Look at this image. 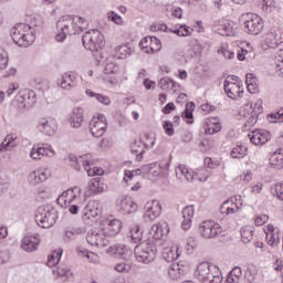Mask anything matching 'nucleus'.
I'll return each instance as SVG.
<instances>
[{
  "label": "nucleus",
  "instance_id": "473e14b6",
  "mask_svg": "<svg viewBox=\"0 0 283 283\" xmlns=\"http://www.w3.org/2000/svg\"><path fill=\"white\" fill-rule=\"evenodd\" d=\"M106 253H112L113 255H119V258H129L132 255V249L123 243H117L109 247L106 250Z\"/></svg>",
  "mask_w": 283,
  "mask_h": 283
},
{
  "label": "nucleus",
  "instance_id": "7ed1b4c3",
  "mask_svg": "<svg viewBox=\"0 0 283 283\" xmlns=\"http://www.w3.org/2000/svg\"><path fill=\"white\" fill-rule=\"evenodd\" d=\"M62 209H69L72 216L81 211V188L74 187L63 191L56 199Z\"/></svg>",
  "mask_w": 283,
  "mask_h": 283
},
{
  "label": "nucleus",
  "instance_id": "0eeeda50",
  "mask_svg": "<svg viewBox=\"0 0 283 283\" xmlns=\"http://www.w3.org/2000/svg\"><path fill=\"white\" fill-rule=\"evenodd\" d=\"M243 19V30L248 34H253L258 36L264 30V20L255 13H245L242 15Z\"/></svg>",
  "mask_w": 283,
  "mask_h": 283
},
{
  "label": "nucleus",
  "instance_id": "6e6552de",
  "mask_svg": "<svg viewBox=\"0 0 283 283\" xmlns=\"http://www.w3.org/2000/svg\"><path fill=\"white\" fill-rule=\"evenodd\" d=\"M223 87L227 96L232 98V101L242 98V94H244V86L235 75L228 76L223 83Z\"/></svg>",
  "mask_w": 283,
  "mask_h": 283
},
{
  "label": "nucleus",
  "instance_id": "052dcab7",
  "mask_svg": "<svg viewBox=\"0 0 283 283\" xmlns=\"http://www.w3.org/2000/svg\"><path fill=\"white\" fill-rule=\"evenodd\" d=\"M106 19L107 21H112L113 23H115V25H125V20L123 19V17H120V14L115 11H108L106 13Z\"/></svg>",
  "mask_w": 283,
  "mask_h": 283
},
{
  "label": "nucleus",
  "instance_id": "774afa93",
  "mask_svg": "<svg viewBox=\"0 0 283 283\" xmlns=\"http://www.w3.org/2000/svg\"><path fill=\"white\" fill-rule=\"evenodd\" d=\"M270 123H283V108L279 109L276 113H272L269 116Z\"/></svg>",
  "mask_w": 283,
  "mask_h": 283
},
{
  "label": "nucleus",
  "instance_id": "72a5a7b5",
  "mask_svg": "<svg viewBox=\"0 0 283 283\" xmlns=\"http://www.w3.org/2000/svg\"><path fill=\"white\" fill-rule=\"evenodd\" d=\"M263 41L268 45V48L273 49L277 48V45L283 42V39L280 34H277V31H270L264 34Z\"/></svg>",
  "mask_w": 283,
  "mask_h": 283
},
{
  "label": "nucleus",
  "instance_id": "680f3d73",
  "mask_svg": "<svg viewBox=\"0 0 283 283\" xmlns=\"http://www.w3.org/2000/svg\"><path fill=\"white\" fill-rule=\"evenodd\" d=\"M78 165H83L84 169L85 167H92L94 165V157L91 153H86L78 156Z\"/></svg>",
  "mask_w": 283,
  "mask_h": 283
},
{
  "label": "nucleus",
  "instance_id": "3c124183",
  "mask_svg": "<svg viewBox=\"0 0 283 283\" xmlns=\"http://www.w3.org/2000/svg\"><path fill=\"white\" fill-rule=\"evenodd\" d=\"M63 256V250L56 249L54 250L48 258L46 265L52 269V266H56L59 262H61V258Z\"/></svg>",
  "mask_w": 283,
  "mask_h": 283
},
{
  "label": "nucleus",
  "instance_id": "5fc2aeb1",
  "mask_svg": "<svg viewBox=\"0 0 283 283\" xmlns=\"http://www.w3.org/2000/svg\"><path fill=\"white\" fill-rule=\"evenodd\" d=\"M159 87L160 90H164L165 92L174 91L176 92L177 84L174 82V80L169 77H164L159 81Z\"/></svg>",
  "mask_w": 283,
  "mask_h": 283
},
{
  "label": "nucleus",
  "instance_id": "9d476101",
  "mask_svg": "<svg viewBox=\"0 0 283 283\" xmlns=\"http://www.w3.org/2000/svg\"><path fill=\"white\" fill-rule=\"evenodd\" d=\"M143 171L148 174L149 178L154 180L167 178L169 176V161L161 160L159 163L149 164L143 167Z\"/></svg>",
  "mask_w": 283,
  "mask_h": 283
},
{
  "label": "nucleus",
  "instance_id": "338daca9",
  "mask_svg": "<svg viewBox=\"0 0 283 283\" xmlns=\"http://www.w3.org/2000/svg\"><path fill=\"white\" fill-rule=\"evenodd\" d=\"M143 145L145 149H151L154 145H156V134L154 133L146 134Z\"/></svg>",
  "mask_w": 283,
  "mask_h": 283
},
{
  "label": "nucleus",
  "instance_id": "a878e982",
  "mask_svg": "<svg viewBox=\"0 0 283 283\" xmlns=\"http://www.w3.org/2000/svg\"><path fill=\"white\" fill-rule=\"evenodd\" d=\"M263 231L266 235L265 238L269 247H277L280 244V235L282 233L280 228L274 227L273 224H268Z\"/></svg>",
  "mask_w": 283,
  "mask_h": 283
},
{
  "label": "nucleus",
  "instance_id": "a19ab883",
  "mask_svg": "<svg viewBox=\"0 0 283 283\" xmlns=\"http://www.w3.org/2000/svg\"><path fill=\"white\" fill-rule=\"evenodd\" d=\"M185 275V265L180 263H172L168 268V276L170 280H178Z\"/></svg>",
  "mask_w": 283,
  "mask_h": 283
},
{
  "label": "nucleus",
  "instance_id": "37998d69",
  "mask_svg": "<svg viewBox=\"0 0 283 283\" xmlns=\"http://www.w3.org/2000/svg\"><path fill=\"white\" fill-rule=\"evenodd\" d=\"M142 174H146L145 170H143V167L134 170H125L124 178H123L124 187H130L132 180H134L136 176H142Z\"/></svg>",
  "mask_w": 283,
  "mask_h": 283
},
{
  "label": "nucleus",
  "instance_id": "bf43d9fd",
  "mask_svg": "<svg viewBox=\"0 0 283 283\" xmlns=\"http://www.w3.org/2000/svg\"><path fill=\"white\" fill-rule=\"evenodd\" d=\"M240 277H242V268L235 266L228 276V283H240Z\"/></svg>",
  "mask_w": 283,
  "mask_h": 283
},
{
  "label": "nucleus",
  "instance_id": "ddd939ff",
  "mask_svg": "<svg viewBox=\"0 0 283 283\" xmlns=\"http://www.w3.org/2000/svg\"><path fill=\"white\" fill-rule=\"evenodd\" d=\"M54 156H56V150L50 144H35L29 153L32 160H42L43 157L54 158Z\"/></svg>",
  "mask_w": 283,
  "mask_h": 283
},
{
  "label": "nucleus",
  "instance_id": "f704fd0d",
  "mask_svg": "<svg viewBox=\"0 0 283 283\" xmlns=\"http://www.w3.org/2000/svg\"><path fill=\"white\" fill-rule=\"evenodd\" d=\"M85 94L88 96V98H95L97 103L104 105L105 107H109V105H112V98L105 94L95 93L90 88L85 91Z\"/></svg>",
  "mask_w": 283,
  "mask_h": 283
},
{
  "label": "nucleus",
  "instance_id": "e2e57ef3",
  "mask_svg": "<svg viewBox=\"0 0 283 283\" xmlns=\"http://www.w3.org/2000/svg\"><path fill=\"white\" fill-rule=\"evenodd\" d=\"M113 271L117 273H129V271H132V264L126 261H120L113 266Z\"/></svg>",
  "mask_w": 283,
  "mask_h": 283
},
{
  "label": "nucleus",
  "instance_id": "8fccbe9b",
  "mask_svg": "<svg viewBox=\"0 0 283 283\" xmlns=\"http://www.w3.org/2000/svg\"><path fill=\"white\" fill-rule=\"evenodd\" d=\"M130 151L136 156V160H143V154H145V145L143 142H134L130 145Z\"/></svg>",
  "mask_w": 283,
  "mask_h": 283
},
{
  "label": "nucleus",
  "instance_id": "5701e85b",
  "mask_svg": "<svg viewBox=\"0 0 283 283\" xmlns=\"http://www.w3.org/2000/svg\"><path fill=\"white\" fill-rule=\"evenodd\" d=\"M39 244H41V237L36 233H28L21 240V249L27 253L36 251Z\"/></svg>",
  "mask_w": 283,
  "mask_h": 283
},
{
  "label": "nucleus",
  "instance_id": "b1692460",
  "mask_svg": "<svg viewBox=\"0 0 283 283\" xmlns=\"http://www.w3.org/2000/svg\"><path fill=\"white\" fill-rule=\"evenodd\" d=\"M248 138L255 145V147H260L262 145H266L269 140H271V133L264 129H255L249 133Z\"/></svg>",
  "mask_w": 283,
  "mask_h": 283
},
{
  "label": "nucleus",
  "instance_id": "f03ea898",
  "mask_svg": "<svg viewBox=\"0 0 283 283\" xmlns=\"http://www.w3.org/2000/svg\"><path fill=\"white\" fill-rule=\"evenodd\" d=\"M10 36L19 48H30L36 39V29L30 24L19 23L11 28Z\"/></svg>",
  "mask_w": 283,
  "mask_h": 283
},
{
  "label": "nucleus",
  "instance_id": "39448f33",
  "mask_svg": "<svg viewBox=\"0 0 283 283\" xmlns=\"http://www.w3.org/2000/svg\"><path fill=\"white\" fill-rule=\"evenodd\" d=\"M134 253L137 262H142V264H151V262L156 260L158 251L156 250V245L146 241L138 244L135 248Z\"/></svg>",
  "mask_w": 283,
  "mask_h": 283
},
{
  "label": "nucleus",
  "instance_id": "a18cd8bd",
  "mask_svg": "<svg viewBox=\"0 0 283 283\" xmlns=\"http://www.w3.org/2000/svg\"><path fill=\"white\" fill-rule=\"evenodd\" d=\"M274 70L275 73L283 78V49H280L275 53V59H274Z\"/></svg>",
  "mask_w": 283,
  "mask_h": 283
},
{
  "label": "nucleus",
  "instance_id": "f257e3e1",
  "mask_svg": "<svg viewBox=\"0 0 283 283\" xmlns=\"http://www.w3.org/2000/svg\"><path fill=\"white\" fill-rule=\"evenodd\" d=\"M87 30V20L78 15H62L56 22L55 41L63 43L72 34Z\"/></svg>",
  "mask_w": 283,
  "mask_h": 283
},
{
  "label": "nucleus",
  "instance_id": "4c0bfd02",
  "mask_svg": "<svg viewBox=\"0 0 283 283\" xmlns=\"http://www.w3.org/2000/svg\"><path fill=\"white\" fill-rule=\"evenodd\" d=\"M101 213H103V210L101 209V206L98 205V202L91 201L86 206V211H85L84 216L88 220H94V218H98V216H101Z\"/></svg>",
  "mask_w": 283,
  "mask_h": 283
},
{
  "label": "nucleus",
  "instance_id": "f8f14e48",
  "mask_svg": "<svg viewBox=\"0 0 283 283\" xmlns=\"http://www.w3.org/2000/svg\"><path fill=\"white\" fill-rule=\"evenodd\" d=\"M86 242L91 247H96L97 249H105V247H109V239L101 227L94 228L87 233Z\"/></svg>",
  "mask_w": 283,
  "mask_h": 283
},
{
  "label": "nucleus",
  "instance_id": "49530a36",
  "mask_svg": "<svg viewBox=\"0 0 283 283\" xmlns=\"http://www.w3.org/2000/svg\"><path fill=\"white\" fill-rule=\"evenodd\" d=\"M53 274L59 280H62L63 282H67V280H71L72 277V271L65 266H59L55 270H53Z\"/></svg>",
  "mask_w": 283,
  "mask_h": 283
},
{
  "label": "nucleus",
  "instance_id": "2eb2a0df",
  "mask_svg": "<svg viewBox=\"0 0 283 283\" xmlns=\"http://www.w3.org/2000/svg\"><path fill=\"white\" fill-rule=\"evenodd\" d=\"M56 85L64 92H72L78 87V76L72 71L65 72L56 80Z\"/></svg>",
  "mask_w": 283,
  "mask_h": 283
},
{
  "label": "nucleus",
  "instance_id": "f3484780",
  "mask_svg": "<svg viewBox=\"0 0 283 283\" xmlns=\"http://www.w3.org/2000/svg\"><path fill=\"white\" fill-rule=\"evenodd\" d=\"M99 228L103 230L106 238H114L120 233L123 229V221L119 219H106L101 224Z\"/></svg>",
  "mask_w": 283,
  "mask_h": 283
},
{
  "label": "nucleus",
  "instance_id": "13d9d810",
  "mask_svg": "<svg viewBox=\"0 0 283 283\" xmlns=\"http://www.w3.org/2000/svg\"><path fill=\"white\" fill-rule=\"evenodd\" d=\"M118 72H120V65L116 64L114 60H107L104 67V74H118Z\"/></svg>",
  "mask_w": 283,
  "mask_h": 283
},
{
  "label": "nucleus",
  "instance_id": "bb28decb",
  "mask_svg": "<svg viewBox=\"0 0 283 283\" xmlns=\"http://www.w3.org/2000/svg\"><path fill=\"white\" fill-rule=\"evenodd\" d=\"M169 234V223L166 221H160L151 226L149 230V235L153 240H163L165 235Z\"/></svg>",
  "mask_w": 283,
  "mask_h": 283
},
{
  "label": "nucleus",
  "instance_id": "dca6fc26",
  "mask_svg": "<svg viewBox=\"0 0 283 283\" xmlns=\"http://www.w3.org/2000/svg\"><path fill=\"white\" fill-rule=\"evenodd\" d=\"M139 48L144 54H156L163 50V42L156 36H145L139 42Z\"/></svg>",
  "mask_w": 283,
  "mask_h": 283
},
{
  "label": "nucleus",
  "instance_id": "864d4df0",
  "mask_svg": "<svg viewBox=\"0 0 283 283\" xmlns=\"http://www.w3.org/2000/svg\"><path fill=\"white\" fill-rule=\"evenodd\" d=\"M217 53L223 56V59H235V52L231 51V49H229V44L227 43H222L217 50Z\"/></svg>",
  "mask_w": 283,
  "mask_h": 283
},
{
  "label": "nucleus",
  "instance_id": "9b49d317",
  "mask_svg": "<svg viewBox=\"0 0 283 283\" xmlns=\"http://www.w3.org/2000/svg\"><path fill=\"white\" fill-rule=\"evenodd\" d=\"M90 132L94 138L105 136V132H107V117L105 114L96 113L93 115L90 122Z\"/></svg>",
  "mask_w": 283,
  "mask_h": 283
},
{
  "label": "nucleus",
  "instance_id": "4468645a",
  "mask_svg": "<svg viewBox=\"0 0 283 283\" xmlns=\"http://www.w3.org/2000/svg\"><path fill=\"white\" fill-rule=\"evenodd\" d=\"M36 129L44 136H54L59 132V122L54 117H41L38 120Z\"/></svg>",
  "mask_w": 283,
  "mask_h": 283
},
{
  "label": "nucleus",
  "instance_id": "393cba45",
  "mask_svg": "<svg viewBox=\"0 0 283 283\" xmlns=\"http://www.w3.org/2000/svg\"><path fill=\"white\" fill-rule=\"evenodd\" d=\"M69 123L73 129H81L85 123V109L81 106L74 107L69 116Z\"/></svg>",
  "mask_w": 283,
  "mask_h": 283
},
{
  "label": "nucleus",
  "instance_id": "1a4fd4ad",
  "mask_svg": "<svg viewBox=\"0 0 283 283\" xmlns=\"http://www.w3.org/2000/svg\"><path fill=\"white\" fill-rule=\"evenodd\" d=\"M199 234L205 240H216L222 235V226L214 220H205L199 224Z\"/></svg>",
  "mask_w": 283,
  "mask_h": 283
},
{
  "label": "nucleus",
  "instance_id": "cd10ccee",
  "mask_svg": "<svg viewBox=\"0 0 283 283\" xmlns=\"http://www.w3.org/2000/svg\"><path fill=\"white\" fill-rule=\"evenodd\" d=\"M203 130L205 134L213 136V134L222 132V124L220 123V119L218 117H208L205 119Z\"/></svg>",
  "mask_w": 283,
  "mask_h": 283
},
{
  "label": "nucleus",
  "instance_id": "c756f323",
  "mask_svg": "<svg viewBox=\"0 0 283 283\" xmlns=\"http://www.w3.org/2000/svg\"><path fill=\"white\" fill-rule=\"evenodd\" d=\"M176 178L180 180V182H193L196 175H193L192 170H189L185 165H178L175 168Z\"/></svg>",
  "mask_w": 283,
  "mask_h": 283
},
{
  "label": "nucleus",
  "instance_id": "c03bdc74",
  "mask_svg": "<svg viewBox=\"0 0 283 283\" xmlns=\"http://www.w3.org/2000/svg\"><path fill=\"white\" fill-rule=\"evenodd\" d=\"M206 280H208V283H222V272H220V268L217 265L211 266L209 276H206ZM203 280L202 283H207V281Z\"/></svg>",
  "mask_w": 283,
  "mask_h": 283
},
{
  "label": "nucleus",
  "instance_id": "e433bc0d",
  "mask_svg": "<svg viewBox=\"0 0 283 283\" xmlns=\"http://www.w3.org/2000/svg\"><path fill=\"white\" fill-rule=\"evenodd\" d=\"M88 191L91 193H103L104 191H107V186L99 177L93 178L88 182Z\"/></svg>",
  "mask_w": 283,
  "mask_h": 283
},
{
  "label": "nucleus",
  "instance_id": "603ef678",
  "mask_svg": "<svg viewBox=\"0 0 283 283\" xmlns=\"http://www.w3.org/2000/svg\"><path fill=\"white\" fill-rule=\"evenodd\" d=\"M85 233V228H75L72 230H66L63 237L64 242H70V240H76L78 235Z\"/></svg>",
  "mask_w": 283,
  "mask_h": 283
},
{
  "label": "nucleus",
  "instance_id": "4be33fe9",
  "mask_svg": "<svg viewBox=\"0 0 283 283\" xmlns=\"http://www.w3.org/2000/svg\"><path fill=\"white\" fill-rule=\"evenodd\" d=\"M163 213V205H160L159 200L153 199L148 200L144 208V216L148 220H156L157 218H160V214Z\"/></svg>",
  "mask_w": 283,
  "mask_h": 283
},
{
  "label": "nucleus",
  "instance_id": "ea45409f",
  "mask_svg": "<svg viewBox=\"0 0 283 283\" xmlns=\"http://www.w3.org/2000/svg\"><path fill=\"white\" fill-rule=\"evenodd\" d=\"M269 160L274 169H283V148H279L272 153Z\"/></svg>",
  "mask_w": 283,
  "mask_h": 283
},
{
  "label": "nucleus",
  "instance_id": "412c9836",
  "mask_svg": "<svg viewBox=\"0 0 283 283\" xmlns=\"http://www.w3.org/2000/svg\"><path fill=\"white\" fill-rule=\"evenodd\" d=\"M116 207L123 213H136L138 211V203L129 196H120L116 200Z\"/></svg>",
  "mask_w": 283,
  "mask_h": 283
},
{
  "label": "nucleus",
  "instance_id": "58836bf2",
  "mask_svg": "<svg viewBox=\"0 0 283 283\" xmlns=\"http://www.w3.org/2000/svg\"><path fill=\"white\" fill-rule=\"evenodd\" d=\"M217 32L221 34V36H233V34H235V28H233V22H229L228 20L222 21L217 27Z\"/></svg>",
  "mask_w": 283,
  "mask_h": 283
},
{
  "label": "nucleus",
  "instance_id": "aec40b11",
  "mask_svg": "<svg viewBox=\"0 0 283 283\" xmlns=\"http://www.w3.org/2000/svg\"><path fill=\"white\" fill-rule=\"evenodd\" d=\"M243 205L242 196L235 195L221 205V213L232 216V213H238V211L242 209Z\"/></svg>",
  "mask_w": 283,
  "mask_h": 283
},
{
  "label": "nucleus",
  "instance_id": "79ce46f5",
  "mask_svg": "<svg viewBox=\"0 0 283 283\" xmlns=\"http://www.w3.org/2000/svg\"><path fill=\"white\" fill-rule=\"evenodd\" d=\"M128 238L134 244H140V242H143V229H140V226H132L129 228Z\"/></svg>",
  "mask_w": 283,
  "mask_h": 283
},
{
  "label": "nucleus",
  "instance_id": "69168bd1",
  "mask_svg": "<svg viewBox=\"0 0 283 283\" xmlns=\"http://www.w3.org/2000/svg\"><path fill=\"white\" fill-rule=\"evenodd\" d=\"M259 6L263 12H273L275 8V2L273 0H258Z\"/></svg>",
  "mask_w": 283,
  "mask_h": 283
},
{
  "label": "nucleus",
  "instance_id": "09e8293b",
  "mask_svg": "<svg viewBox=\"0 0 283 283\" xmlns=\"http://www.w3.org/2000/svg\"><path fill=\"white\" fill-rule=\"evenodd\" d=\"M193 112H196V104L189 102L186 104V109L182 113V118L186 119L188 125H193Z\"/></svg>",
  "mask_w": 283,
  "mask_h": 283
},
{
  "label": "nucleus",
  "instance_id": "7c9ffc66",
  "mask_svg": "<svg viewBox=\"0 0 283 283\" xmlns=\"http://www.w3.org/2000/svg\"><path fill=\"white\" fill-rule=\"evenodd\" d=\"M193 216H196V208L193 206H187L182 210V222L181 229L184 231H189L191 229V224L193 222Z\"/></svg>",
  "mask_w": 283,
  "mask_h": 283
},
{
  "label": "nucleus",
  "instance_id": "6ab92c4d",
  "mask_svg": "<svg viewBox=\"0 0 283 283\" xmlns=\"http://www.w3.org/2000/svg\"><path fill=\"white\" fill-rule=\"evenodd\" d=\"M15 101L19 104L20 109H28L36 103V93L32 90H21L15 96Z\"/></svg>",
  "mask_w": 283,
  "mask_h": 283
},
{
  "label": "nucleus",
  "instance_id": "a211bd4d",
  "mask_svg": "<svg viewBox=\"0 0 283 283\" xmlns=\"http://www.w3.org/2000/svg\"><path fill=\"white\" fill-rule=\"evenodd\" d=\"M52 176V169L49 167H40L33 171H31L28 176V182L31 187H36V185H41L45 182L48 178Z\"/></svg>",
  "mask_w": 283,
  "mask_h": 283
},
{
  "label": "nucleus",
  "instance_id": "423d86ee",
  "mask_svg": "<svg viewBox=\"0 0 283 283\" xmlns=\"http://www.w3.org/2000/svg\"><path fill=\"white\" fill-rule=\"evenodd\" d=\"M82 41L85 50H90L91 52H98L105 45V36L96 29L85 32Z\"/></svg>",
  "mask_w": 283,
  "mask_h": 283
},
{
  "label": "nucleus",
  "instance_id": "2f4dec72",
  "mask_svg": "<svg viewBox=\"0 0 283 283\" xmlns=\"http://www.w3.org/2000/svg\"><path fill=\"white\" fill-rule=\"evenodd\" d=\"M211 266L216 265L209 262L200 263L195 271V277H197V280L201 283L203 282V280L209 283V280H207V277L211 274Z\"/></svg>",
  "mask_w": 283,
  "mask_h": 283
},
{
  "label": "nucleus",
  "instance_id": "c85d7f7f",
  "mask_svg": "<svg viewBox=\"0 0 283 283\" xmlns=\"http://www.w3.org/2000/svg\"><path fill=\"white\" fill-rule=\"evenodd\" d=\"M180 247L170 243L163 249L161 255L166 262H174L180 258Z\"/></svg>",
  "mask_w": 283,
  "mask_h": 283
},
{
  "label": "nucleus",
  "instance_id": "c9c22d12",
  "mask_svg": "<svg viewBox=\"0 0 283 283\" xmlns=\"http://www.w3.org/2000/svg\"><path fill=\"white\" fill-rule=\"evenodd\" d=\"M133 52L134 50H132V46H129V44H119L114 49V56L115 59L125 60L129 59Z\"/></svg>",
  "mask_w": 283,
  "mask_h": 283
},
{
  "label": "nucleus",
  "instance_id": "20e7f679",
  "mask_svg": "<svg viewBox=\"0 0 283 283\" xmlns=\"http://www.w3.org/2000/svg\"><path fill=\"white\" fill-rule=\"evenodd\" d=\"M56 210L50 206H41L35 213V222L42 229H50L56 224Z\"/></svg>",
  "mask_w": 283,
  "mask_h": 283
},
{
  "label": "nucleus",
  "instance_id": "4d7b16f0",
  "mask_svg": "<svg viewBox=\"0 0 283 283\" xmlns=\"http://www.w3.org/2000/svg\"><path fill=\"white\" fill-rule=\"evenodd\" d=\"M241 240L244 244H249L253 240V227L245 226L241 229Z\"/></svg>",
  "mask_w": 283,
  "mask_h": 283
},
{
  "label": "nucleus",
  "instance_id": "6e6d98bb",
  "mask_svg": "<svg viewBox=\"0 0 283 283\" xmlns=\"http://www.w3.org/2000/svg\"><path fill=\"white\" fill-rule=\"evenodd\" d=\"M193 180H199V182H207L211 174L209 170H207V168H198L196 171H193Z\"/></svg>",
  "mask_w": 283,
  "mask_h": 283
},
{
  "label": "nucleus",
  "instance_id": "de8ad7c7",
  "mask_svg": "<svg viewBox=\"0 0 283 283\" xmlns=\"http://www.w3.org/2000/svg\"><path fill=\"white\" fill-rule=\"evenodd\" d=\"M77 254L81 258H86L88 262H91L92 264H98V262L101 261V258H98V254L94 252H90L86 249L77 248Z\"/></svg>",
  "mask_w": 283,
  "mask_h": 283
},
{
  "label": "nucleus",
  "instance_id": "0e129e2a",
  "mask_svg": "<svg viewBox=\"0 0 283 283\" xmlns=\"http://www.w3.org/2000/svg\"><path fill=\"white\" fill-rule=\"evenodd\" d=\"M248 148L245 146H235L230 151L232 158H244L247 156Z\"/></svg>",
  "mask_w": 283,
  "mask_h": 283
}]
</instances>
